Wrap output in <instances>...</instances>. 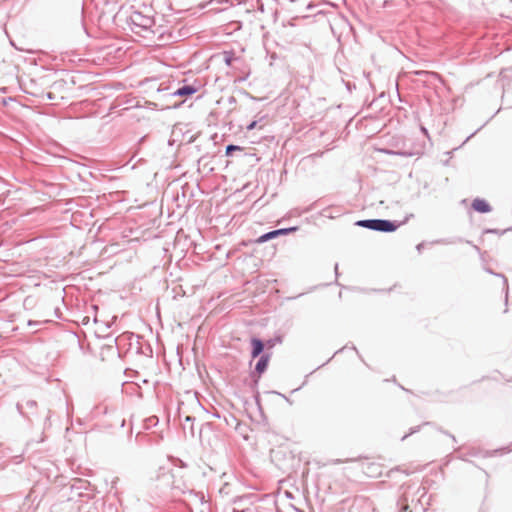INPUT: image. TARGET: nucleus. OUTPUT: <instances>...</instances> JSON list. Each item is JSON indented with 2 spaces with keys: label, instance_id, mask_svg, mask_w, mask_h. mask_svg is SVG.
<instances>
[{
  "label": "nucleus",
  "instance_id": "f257e3e1",
  "mask_svg": "<svg viewBox=\"0 0 512 512\" xmlns=\"http://www.w3.org/2000/svg\"><path fill=\"white\" fill-rule=\"evenodd\" d=\"M129 24L132 32L147 37L149 34H154L152 27L155 24L153 18L143 15L141 12L135 11L129 17Z\"/></svg>",
  "mask_w": 512,
  "mask_h": 512
},
{
  "label": "nucleus",
  "instance_id": "f03ea898",
  "mask_svg": "<svg viewBox=\"0 0 512 512\" xmlns=\"http://www.w3.org/2000/svg\"><path fill=\"white\" fill-rule=\"evenodd\" d=\"M355 225L372 231L391 233L397 230L400 223L388 219H363L356 221Z\"/></svg>",
  "mask_w": 512,
  "mask_h": 512
},
{
  "label": "nucleus",
  "instance_id": "7ed1b4c3",
  "mask_svg": "<svg viewBox=\"0 0 512 512\" xmlns=\"http://www.w3.org/2000/svg\"><path fill=\"white\" fill-rule=\"evenodd\" d=\"M171 487L173 490H177L182 494H187L189 496V500L185 501L188 507H190L192 503L203 504L204 502V495L190 489L185 483H180L179 481L174 480Z\"/></svg>",
  "mask_w": 512,
  "mask_h": 512
},
{
  "label": "nucleus",
  "instance_id": "20e7f679",
  "mask_svg": "<svg viewBox=\"0 0 512 512\" xmlns=\"http://www.w3.org/2000/svg\"><path fill=\"white\" fill-rule=\"evenodd\" d=\"M197 88L194 85L191 84H185L173 91L167 92L166 96L169 98L174 97H188L197 92Z\"/></svg>",
  "mask_w": 512,
  "mask_h": 512
},
{
  "label": "nucleus",
  "instance_id": "39448f33",
  "mask_svg": "<svg viewBox=\"0 0 512 512\" xmlns=\"http://www.w3.org/2000/svg\"><path fill=\"white\" fill-rule=\"evenodd\" d=\"M251 357L253 359L260 357L264 353L265 344L263 340L258 337L251 338Z\"/></svg>",
  "mask_w": 512,
  "mask_h": 512
},
{
  "label": "nucleus",
  "instance_id": "423d86ee",
  "mask_svg": "<svg viewBox=\"0 0 512 512\" xmlns=\"http://www.w3.org/2000/svg\"><path fill=\"white\" fill-rule=\"evenodd\" d=\"M270 360V354L261 355L255 365L254 372L258 374V378L267 370Z\"/></svg>",
  "mask_w": 512,
  "mask_h": 512
},
{
  "label": "nucleus",
  "instance_id": "0eeeda50",
  "mask_svg": "<svg viewBox=\"0 0 512 512\" xmlns=\"http://www.w3.org/2000/svg\"><path fill=\"white\" fill-rule=\"evenodd\" d=\"M472 208L479 213H489L492 210L490 204L481 198H475L473 200Z\"/></svg>",
  "mask_w": 512,
  "mask_h": 512
},
{
  "label": "nucleus",
  "instance_id": "6e6552de",
  "mask_svg": "<svg viewBox=\"0 0 512 512\" xmlns=\"http://www.w3.org/2000/svg\"><path fill=\"white\" fill-rule=\"evenodd\" d=\"M195 420L194 417L192 416H186L185 417V422L182 424L183 426V430L185 432H189L190 436L191 437H194L195 436V431H194V425H193V421Z\"/></svg>",
  "mask_w": 512,
  "mask_h": 512
},
{
  "label": "nucleus",
  "instance_id": "1a4fd4ad",
  "mask_svg": "<svg viewBox=\"0 0 512 512\" xmlns=\"http://www.w3.org/2000/svg\"><path fill=\"white\" fill-rule=\"evenodd\" d=\"M276 237H278V234H277V230L275 229V230L266 232V233L262 234L261 236H259L256 240V243L262 244V243H265V242L272 240Z\"/></svg>",
  "mask_w": 512,
  "mask_h": 512
},
{
  "label": "nucleus",
  "instance_id": "9d476101",
  "mask_svg": "<svg viewBox=\"0 0 512 512\" xmlns=\"http://www.w3.org/2000/svg\"><path fill=\"white\" fill-rule=\"evenodd\" d=\"M36 406V401L34 400H26L25 403H17V409L18 411L21 413V414H24V407H27V408H34Z\"/></svg>",
  "mask_w": 512,
  "mask_h": 512
},
{
  "label": "nucleus",
  "instance_id": "9b49d317",
  "mask_svg": "<svg viewBox=\"0 0 512 512\" xmlns=\"http://www.w3.org/2000/svg\"><path fill=\"white\" fill-rule=\"evenodd\" d=\"M236 151H243V147L234 144H229L226 146L225 155L230 157Z\"/></svg>",
  "mask_w": 512,
  "mask_h": 512
},
{
  "label": "nucleus",
  "instance_id": "f8f14e48",
  "mask_svg": "<svg viewBox=\"0 0 512 512\" xmlns=\"http://www.w3.org/2000/svg\"><path fill=\"white\" fill-rule=\"evenodd\" d=\"M297 229H298V227H288V228H280V229H276V230H277L278 236H281V235H287L291 232H294Z\"/></svg>",
  "mask_w": 512,
  "mask_h": 512
},
{
  "label": "nucleus",
  "instance_id": "ddd939ff",
  "mask_svg": "<svg viewBox=\"0 0 512 512\" xmlns=\"http://www.w3.org/2000/svg\"><path fill=\"white\" fill-rule=\"evenodd\" d=\"M485 271L489 274H492V275H495V276H498V277H501L503 279V282H504V285L507 284V279L506 277L503 275V274H499V273H495L493 272L490 268H485Z\"/></svg>",
  "mask_w": 512,
  "mask_h": 512
},
{
  "label": "nucleus",
  "instance_id": "4468645a",
  "mask_svg": "<svg viewBox=\"0 0 512 512\" xmlns=\"http://www.w3.org/2000/svg\"><path fill=\"white\" fill-rule=\"evenodd\" d=\"M420 428H421V426H415V427H412V428L410 429V432H409L408 434H405V435L401 438V440H402V441H404V440H405L409 435H412V434H414V433H417L418 431H420Z\"/></svg>",
  "mask_w": 512,
  "mask_h": 512
},
{
  "label": "nucleus",
  "instance_id": "2eb2a0df",
  "mask_svg": "<svg viewBox=\"0 0 512 512\" xmlns=\"http://www.w3.org/2000/svg\"><path fill=\"white\" fill-rule=\"evenodd\" d=\"M234 59H235L234 56L231 54L225 55V59H224L225 64L230 66L232 64V62L234 61Z\"/></svg>",
  "mask_w": 512,
  "mask_h": 512
},
{
  "label": "nucleus",
  "instance_id": "dca6fc26",
  "mask_svg": "<svg viewBox=\"0 0 512 512\" xmlns=\"http://www.w3.org/2000/svg\"><path fill=\"white\" fill-rule=\"evenodd\" d=\"M509 229H506V230H503V231H500L498 229H487L485 232L486 233H493V234H499V235H502L504 234L506 231H508Z\"/></svg>",
  "mask_w": 512,
  "mask_h": 512
},
{
  "label": "nucleus",
  "instance_id": "f3484780",
  "mask_svg": "<svg viewBox=\"0 0 512 512\" xmlns=\"http://www.w3.org/2000/svg\"><path fill=\"white\" fill-rule=\"evenodd\" d=\"M400 512H412V511L409 509L408 504H401Z\"/></svg>",
  "mask_w": 512,
  "mask_h": 512
},
{
  "label": "nucleus",
  "instance_id": "a211bd4d",
  "mask_svg": "<svg viewBox=\"0 0 512 512\" xmlns=\"http://www.w3.org/2000/svg\"><path fill=\"white\" fill-rule=\"evenodd\" d=\"M439 431H440L441 433H443V434H445V435L449 436V437L453 440V442H456V437H455L454 435L450 434L448 431H445V430H442V429H439Z\"/></svg>",
  "mask_w": 512,
  "mask_h": 512
},
{
  "label": "nucleus",
  "instance_id": "6ab92c4d",
  "mask_svg": "<svg viewBox=\"0 0 512 512\" xmlns=\"http://www.w3.org/2000/svg\"><path fill=\"white\" fill-rule=\"evenodd\" d=\"M168 90H169V87H164V88H163V87H161V86H160V87H158V88H157V90H156V94H157V95H160L161 93L166 92V91H168Z\"/></svg>",
  "mask_w": 512,
  "mask_h": 512
},
{
  "label": "nucleus",
  "instance_id": "aec40b11",
  "mask_svg": "<svg viewBox=\"0 0 512 512\" xmlns=\"http://www.w3.org/2000/svg\"><path fill=\"white\" fill-rule=\"evenodd\" d=\"M256 125H257V121H252L251 123H249V124L247 125L246 129H247L248 131H251V130H253V129L256 127Z\"/></svg>",
  "mask_w": 512,
  "mask_h": 512
},
{
  "label": "nucleus",
  "instance_id": "412c9836",
  "mask_svg": "<svg viewBox=\"0 0 512 512\" xmlns=\"http://www.w3.org/2000/svg\"><path fill=\"white\" fill-rule=\"evenodd\" d=\"M424 247V243H419L417 246H416V249L419 253H421L422 249Z\"/></svg>",
  "mask_w": 512,
  "mask_h": 512
},
{
  "label": "nucleus",
  "instance_id": "4be33fe9",
  "mask_svg": "<svg viewBox=\"0 0 512 512\" xmlns=\"http://www.w3.org/2000/svg\"><path fill=\"white\" fill-rule=\"evenodd\" d=\"M471 456H477L478 455V452L476 450H471L470 453H469Z\"/></svg>",
  "mask_w": 512,
  "mask_h": 512
},
{
  "label": "nucleus",
  "instance_id": "5701e85b",
  "mask_svg": "<svg viewBox=\"0 0 512 512\" xmlns=\"http://www.w3.org/2000/svg\"><path fill=\"white\" fill-rule=\"evenodd\" d=\"M421 131L425 134V135H428V131L425 127H421Z\"/></svg>",
  "mask_w": 512,
  "mask_h": 512
},
{
  "label": "nucleus",
  "instance_id": "b1692460",
  "mask_svg": "<svg viewBox=\"0 0 512 512\" xmlns=\"http://www.w3.org/2000/svg\"><path fill=\"white\" fill-rule=\"evenodd\" d=\"M177 462L179 463V466H180V467H184V466H185V464L183 463V461H182V460L177 459Z\"/></svg>",
  "mask_w": 512,
  "mask_h": 512
},
{
  "label": "nucleus",
  "instance_id": "393cba45",
  "mask_svg": "<svg viewBox=\"0 0 512 512\" xmlns=\"http://www.w3.org/2000/svg\"><path fill=\"white\" fill-rule=\"evenodd\" d=\"M47 98L52 100V99H54V96L52 95V93L49 92V93H47Z\"/></svg>",
  "mask_w": 512,
  "mask_h": 512
},
{
  "label": "nucleus",
  "instance_id": "a878e982",
  "mask_svg": "<svg viewBox=\"0 0 512 512\" xmlns=\"http://www.w3.org/2000/svg\"><path fill=\"white\" fill-rule=\"evenodd\" d=\"M8 101H13V99L12 98L3 99V103L4 104H8Z\"/></svg>",
  "mask_w": 512,
  "mask_h": 512
},
{
  "label": "nucleus",
  "instance_id": "bb28decb",
  "mask_svg": "<svg viewBox=\"0 0 512 512\" xmlns=\"http://www.w3.org/2000/svg\"><path fill=\"white\" fill-rule=\"evenodd\" d=\"M246 79H247V76H245V77H241V78H239V79H238V82H243V81H245Z\"/></svg>",
  "mask_w": 512,
  "mask_h": 512
},
{
  "label": "nucleus",
  "instance_id": "cd10ccee",
  "mask_svg": "<svg viewBox=\"0 0 512 512\" xmlns=\"http://www.w3.org/2000/svg\"><path fill=\"white\" fill-rule=\"evenodd\" d=\"M335 274L338 276V264H335Z\"/></svg>",
  "mask_w": 512,
  "mask_h": 512
},
{
  "label": "nucleus",
  "instance_id": "c85d7f7f",
  "mask_svg": "<svg viewBox=\"0 0 512 512\" xmlns=\"http://www.w3.org/2000/svg\"><path fill=\"white\" fill-rule=\"evenodd\" d=\"M474 134H475V133H472L470 136H468V137L466 138V140L464 141V143H466L468 140H470V138H471Z\"/></svg>",
  "mask_w": 512,
  "mask_h": 512
},
{
  "label": "nucleus",
  "instance_id": "c756f323",
  "mask_svg": "<svg viewBox=\"0 0 512 512\" xmlns=\"http://www.w3.org/2000/svg\"><path fill=\"white\" fill-rule=\"evenodd\" d=\"M178 106H179V104H175V103L172 104V107H178ZM167 107H171V105H167Z\"/></svg>",
  "mask_w": 512,
  "mask_h": 512
},
{
  "label": "nucleus",
  "instance_id": "7c9ffc66",
  "mask_svg": "<svg viewBox=\"0 0 512 512\" xmlns=\"http://www.w3.org/2000/svg\"><path fill=\"white\" fill-rule=\"evenodd\" d=\"M34 324H36V323H35V322H33V321H31V320L28 322V325H30V326H31V325H34Z\"/></svg>",
  "mask_w": 512,
  "mask_h": 512
},
{
  "label": "nucleus",
  "instance_id": "2f4dec72",
  "mask_svg": "<svg viewBox=\"0 0 512 512\" xmlns=\"http://www.w3.org/2000/svg\"><path fill=\"white\" fill-rule=\"evenodd\" d=\"M414 215L413 214H410L409 216L406 217V220H408L409 218H412Z\"/></svg>",
  "mask_w": 512,
  "mask_h": 512
}]
</instances>
